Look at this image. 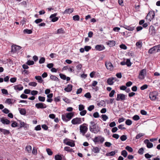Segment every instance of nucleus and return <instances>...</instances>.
Here are the masks:
<instances>
[{"instance_id":"obj_1","label":"nucleus","mask_w":160,"mask_h":160,"mask_svg":"<svg viewBox=\"0 0 160 160\" xmlns=\"http://www.w3.org/2000/svg\"><path fill=\"white\" fill-rule=\"evenodd\" d=\"M88 130V128L87 124L83 123L80 126V132L83 136L85 135Z\"/></svg>"},{"instance_id":"obj_2","label":"nucleus","mask_w":160,"mask_h":160,"mask_svg":"<svg viewBox=\"0 0 160 160\" xmlns=\"http://www.w3.org/2000/svg\"><path fill=\"white\" fill-rule=\"evenodd\" d=\"M63 143L66 145L69 146L71 147H73L75 145V143L73 141L67 138H66L64 140Z\"/></svg>"},{"instance_id":"obj_3","label":"nucleus","mask_w":160,"mask_h":160,"mask_svg":"<svg viewBox=\"0 0 160 160\" xmlns=\"http://www.w3.org/2000/svg\"><path fill=\"white\" fill-rule=\"evenodd\" d=\"M158 95L157 92L153 91L150 93L149 95V98L152 101H155L157 99V96Z\"/></svg>"},{"instance_id":"obj_4","label":"nucleus","mask_w":160,"mask_h":160,"mask_svg":"<svg viewBox=\"0 0 160 160\" xmlns=\"http://www.w3.org/2000/svg\"><path fill=\"white\" fill-rule=\"evenodd\" d=\"M146 74V69H143L140 71L138 76V78L140 79H143L144 78Z\"/></svg>"},{"instance_id":"obj_5","label":"nucleus","mask_w":160,"mask_h":160,"mask_svg":"<svg viewBox=\"0 0 160 160\" xmlns=\"http://www.w3.org/2000/svg\"><path fill=\"white\" fill-rule=\"evenodd\" d=\"M155 15L154 11H150L147 14L146 17V19L149 21H151L154 18Z\"/></svg>"},{"instance_id":"obj_6","label":"nucleus","mask_w":160,"mask_h":160,"mask_svg":"<svg viewBox=\"0 0 160 160\" xmlns=\"http://www.w3.org/2000/svg\"><path fill=\"white\" fill-rule=\"evenodd\" d=\"M89 129L91 132L94 133H97L100 131V128L97 126L93 127H92L90 126Z\"/></svg>"},{"instance_id":"obj_7","label":"nucleus","mask_w":160,"mask_h":160,"mask_svg":"<svg viewBox=\"0 0 160 160\" xmlns=\"http://www.w3.org/2000/svg\"><path fill=\"white\" fill-rule=\"evenodd\" d=\"M71 122L74 125L79 124L82 123L81 118H73Z\"/></svg>"},{"instance_id":"obj_8","label":"nucleus","mask_w":160,"mask_h":160,"mask_svg":"<svg viewBox=\"0 0 160 160\" xmlns=\"http://www.w3.org/2000/svg\"><path fill=\"white\" fill-rule=\"evenodd\" d=\"M22 47L19 46L12 45V46L11 52H15L18 51Z\"/></svg>"},{"instance_id":"obj_9","label":"nucleus","mask_w":160,"mask_h":160,"mask_svg":"<svg viewBox=\"0 0 160 160\" xmlns=\"http://www.w3.org/2000/svg\"><path fill=\"white\" fill-rule=\"evenodd\" d=\"M126 96L123 94H117L116 100L118 101H124L126 99Z\"/></svg>"},{"instance_id":"obj_10","label":"nucleus","mask_w":160,"mask_h":160,"mask_svg":"<svg viewBox=\"0 0 160 160\" xmlns=\"http://www.w3.org/2000/svg\"><path fill=\"white\" fill-rule=\"evenodd\" d=\"M105 65L106 68L110 70H112L113 69V66L111 62L109 61H106L105 62Z\"/></svg>"},{"instance_id":"obj_11","label":"nucleus","mask_w":160,"mask_h":160,"mask_svg":"<svg viewBox=\"0 0 160 160\" xmlns=\"http://www.w3.org/2000/svg\"><path fill=\"white\" fill-rule=\"evenodd\" d=\"M35 107L38 108H41V109H43V108H47V105L42 103L41 102V103H37L36 104H35Z\"/></svg>"},{"instance_id":"obj_12","label":"nucleus","mask_w":160,"mask_h":160,"mask_svg":"<svg viewBox=\"0 0 160 160\" xmlns=\"http://www.w3.org/2000/svg\"><path fill=\"white\" fill-rule=\"evenodd\" d=\"M156 30L152 26H151L149 28V33L152 36H154L156 33Z\"/></svg>"},{"instance_id":"obj_13","label":"nucleus","mask_w":160,"mask_h":160,"mask_svg":"<svg viewBox=\"0 0 160 160\" xmlns=\"http://www.w3.org/2000/svg\"><path fill=\"white\" fill-rule=\"evenodd\" d=\"M95 48L98 51H101L104 50L105 49V47L103 45H98L96 46Z\"/></svg>"},{"instance_id":"obj_14","label":"nucleus","mask_w":160,"mask_h":160,"mask_svg":"<svg viewBox=\"0 0 160 160\" xmlns=\"http://www.w3.org/2000/svg\"><path fill=\"white\" fill-rule=\"evenodd\" d=\"M145 143L147 144V146L148 148H152L153 146V144L152 143L150 142L149 140L148 139H146L144 141Z\"/></svg>"},{"instance_id":"obj_15","label":"nucleus","mask_w":160,"mask_h":160,"mask_svg":"<svg viewBox=\"0 0 160 160\" xmlns=\"http://www.w3.org/2000/svg\"><path fill=\"white\" fill-rule=\"evenodd\" d=\"M116 78L111 77L108 79L107 83L109 85H112L114 83L113 80L116 81Z\"/></svg>"},{"instance_id":"obj_16","label":"nucleus","mask_w":160,"mask_h":160,"mask_svg":"<svg viewBox=\"0 0 160 160\" xmlns=\"http://www.w3.org/2000/svg\"><path fill=\"white\" fill-rule=\"evenodd\" d=\"M100 148H99L98 147H92V148L91 149L92 152L94 153H98L100 152Z\"/></svg>"},{"instance_id":"obj_17","label":"nucleus","mask_w":160,"mask_h":160,"mask_svg":"<svg viewBox=\"0 0 160 160\" xmlns=\"http://www.w3.org/2000/svg\"><path fill=\"white\" fill-rule=\"evenodd\" d=\"M0 121L3 124L7 125L10 122V121L8 120L3 118H1L0 119Z\"/></svg>"},{"instance_id":"obj_18","label":"nucleus","mask_w":160,"mask_h":160,"mask_svg":"<svg viewBox=\"0 0 160 160\" xmlns=\"http://www.w3.org/2000/svg\"><path fill=\"white\" fill-rule=\"evenodd\" d=\"M106 44L109 46L110 47L114 46L115 45V42L113 40L109 41L106 42Z\"/></svg>"},{"instance_id":"obj_19","label":"nucleus","mask_w":160,"mask_h":160,"mask_svg":"<svg viewBox=\"0 0 160 160\" xmlns=\"http://www.w3.org/2000/svg\"><path fill=\"white\" fill-rule=\"evenodd\" d=\"M74 115V113L73 112H69L66 113V118L68 119V120L69 121L73 117Z\"/></svg>"},{"instance_id":"obj_20","label":"nucleus","mask_w":160,"mask_h":160,"mask_svg":"<svg viewBox=\"0 0 160 160\" xmlns=\"http://www.w3.org/2000/svg\"><path fill=\"white\" fill-rule=\"evenodd\" d=\"M20 85H15L13 86L14 89L17 91L22 90L23 88V87L22 86L20 87Z\"/></svg>"},{"instance_id":"obj_21","label":"nucleus","mask_w":160,"mask_h":160,"mask_svg":"<svg viewBox=\"0 0 160 160\" xmlns=\"http://www.w3.org/2000/svg\"><path fill=\"white\" fill-rule=\"evenodd\" d=\"M0 131L4 135H8L10 133L9 130L1 128H0Z\"/></svg>"},{"instance_id":"obj_22","label":"nucleus","mask_w":160,"mask_h":160,"mask_svg":"<svg viewBox=\"0 0 160 160\" xmlns=\"http://www.w3.org/2000/svg\"><path fill=\"white\" fill-rule=\"evenodd\" d=\"M124 28L129 30V31H133L134 29H135V27H133V26H132L131 25H130V26H125V27H124Z\"/></svg>"},{"instance_id":"obj_23","label":"nucleus","mask_w":160,"mask_h":160,"mask_svg":"<svg viewBox=\"0 0 160 160\" xmlns=\"http://www.w3.org/2000/svg\"><path fill=\"white\" fill-rule=\"evenodd\" d=\"M72 86L71 84L68 85L67 87L65 88L64 90L67 92H70L72 90Z\"/></svg>"},{"instance_id":"obj_24","label":"nucleus","mask_w":160,"mask_h":160,"mask_svg":"<svg viewBox=\"0 0 160 160\" xmlns=\"http://www.w3.org/2000/svg\"><path fill=\"white\" fill-rule=\"evenodd\" d=\"M18 109L19 112L21 114L24 115H26V111L25 109L19 108Z\"/></svg>"},{"instance_id":"obj_25","label":"nucleus","mask_w":160,"mask_h":160,"mask_svg":"<svg viewBox=\"0 0 160 160\" xmlns=\"http://www.w3.org/2000/svg\"><path fill=\"white\" fill-rule=\"evenodd\" d=\"M154 51H156L157 52V47L156 46L149 49L148 52L149 53L151 54Z\"/></svg>"},{"instance_id":"obj_26","label":"nucleus","mask_w":160,"mask_h":160,"mask_svg":"<svg viewBox=\"0 0 160 160\" xmlns=\"http://www.w3.org/2000/svg\"><path fill=\"white\" fill-rule=\"evenodd\" d=\"M15 100H13L10 99H8L6 100L5 102L8 104H10L14 103L15 102Z\"/></svg>"},{"instance_id":"obj_27","label":"nucleus","mask_w":160,"mask_h":160,"mask_svg":"<svg viewBox=\"0 0 160 160\" xmlns=\"http://www.w3.org/2000/svg\"><path fill=\"white\" fill-rule=\"evenodd\" d=\"M35 78L38 80V82L39 83H41L43 82V80L42 79L41 76H36L35 77Z\"/></svg>"},{"instance_id":"obj_28","label":"nucleus","mask_w":160,"mask_h":160,"mask_svg":"<svg viewBox=\"0 0 160 160\" xmlns=\"http://www.w3.org/2000/svg\"><path fill=\"white\" fill-rule=\"evenodd\" d=\"M73 11V8H68L65 10L64 12V13L70 14Z\"/></svg>"},{"instance_id":"obj_29","label":"nucleus","mask_w":160,"mask_h":160,"mask_svg":"<svg viewBox=\"0 0 160 160\" xmlns=\"http://www.w3.org/2000/svg\"><path fill=\"white\" fill-rule=\"evenodd\" d=\"M144 135V134L142 133H140L138 134L136 136L135 138L136 139H139L142 137Z\"/></svg>"},{"instance_id":"obj_30","label":"nucleus","mask_w":160,"mask_h":160,"mask_svg":"<svg viewBox=\"0 0 160 160\" xmlns=\"http://www.w3.org/2000/svg\"><path fill=\"white\" fill-rule=\"evenodd\" d=\"M50 78L52 80H54L55 81H58L59 80L58 78L54 75H51L50 77Z\"/></svg>"},{"instance_id":"obj_31","label":"nucleus","mask_w":160,"mask_h":160,"mask_svg":"<svg viewBox=\"0 0 160 160\" xmlns=\"http://www.w3.org/2000/svg\"><path fill=\"white\" fill-rule=\"evenodd\" d=\"M26 150L29 153L31 152L32 150V147L30 145H28L26 148Z\"/></svg>"},{"instance_id":"obj_32","label":"nucleus","mask_w":160,"mask_h":160,"mask_svg":"<svg viewBox=\"0 0 160 160\" xmlns=\"http://www.w3.org/2000/svg\"><path fill=\"white\" fill-rule=\"evenodd\" d=\"M116 153V152L115 151H112L110 152L107 153L106 154V155L107 156H113Z\"/></svg>"},{"instance_id":"obj_33","label":"nucleus","mask_w":160,"mask_h":160,"mask_svg":"<svg viewBox=\"0 0 160 160\" xmlns=\"http://www.w3.org/2000/svg\"><path fill=\"white\" fill-rule=\"evenodd\" d=\"M64 32V30L62 28L58 29L57 30V33L58 34H62Z\"/></svg>"},{"instance_id":"obj_34","label":"nucleus","mask_w":160,"mask_h":160,"mask_svg":"<svg viewBox=\"0 0 160 160\" xmlns=\"http://www.w3.org/2000/svg\"><path fill=\"white\" fill-rule=\"evenodd\" d=\"M73 19L75 21H79V20L80 17L78 15L74 16L72 17Z\"/></svg>"},{"instance_id":"obj_35","label":"nucleus","mask_w":160,"mask_h":160,"mask_svg":"<svg viewBox=\"0 0 160 160\" xmlns=\"http://www.w3.org/2000/svg\"><path fill=\"white\" fill-rule=\"evenodd\" d=\"M103 121H106L108 119V117L105 114H102L101 115Z\"/></svg>"},{"instance_id":"obj_36","label":"nucleus","mask_w":160,"mask_h":160,"mask_svg":"<svg viewBox=\"0 0 160 160\" xmlns=\"http://www.w3.org/2000/svg\"><path fill=\"white\" fill-rule=\"evenodd\" d=\"M128 154V153L125 150H123L121 152V155L123 156L124 157H127Z\"/></svg>"},{"instance_id":"obj_37","label":"nucleus","mask_w":160,"mask_h":160,"mask_svg":"<svg viewBox=\"0 0 160 160\" xmlns=\"http://www.w3.org/2000/svg\"><path fill=\"white\" fill-rule=\"evenodd\" d=\"M23 32L25 33H26L28 34H30L32 33V32L31 30L25 29L23 30Z\"/></svg>"},{"instance_id":"obj_38","label":"nucleus","mask_w":160,"mask_h":160,"mask_svg":"<svg viewBox=\"0 0 160 160\" xmlns=\"http://www.w3.org/2000/svg\"><path fill=\"white\" fill-rule=\"evenodd\" d=\"M55 160H62V157L61 155H57L55 156Z\"/></svg>"},{"instance_id":"obj_39","label":"nucleus","mask_w":160,"mask_h":160,"mask_svg":"<svg viewBox=\"0 0 160 160\" xmlns=\"http://www.w3.org/2000/svg\"><path fill=\"white\" fill-rule=\"evenodd\" d=\"M126 64L128 67L131 66V63L130 62V60L129 59H128L126 60Z\"/></svg>"},{"instance_id":"obj_40","label":"nucleus","mask_w":160,"mask_h":160,"mask_svg":"<svg viewBox=\"0 0 160 160\" xmlns=\"http://www.w3.org/2000/svg\"><path fill=\"white\" fill-rule=\"evenodd\" d=\"M46 151L49 155L51 156L53 152L50 149L47 148Z\"/></svg>"},{"instance_id":"obj_41","label":"nucleus","mask_w":160,"mask_h":160,"mask_svg":"<svg viewBox=\"0 0 160 160\" xmlns=\"http://www.w3.org/2000/svg\"><path fill=\"white\" fill-rule=\"evenodd\" d=\"M85 107L82 104H80L78 106V109L80 111L84 110V109Z\"/></svg>"},{"instance_id":"obj_42","label":"nucleus","mask_w":160,"mask_h":160,"mask_svg":"<svg viewBox=\"0 0 160 160\" xmlns=\"http://www.w3.org/2000/svg\"><path fill=\"white\" fill-rule=\"evenodd\" d=\"M45 58L44 57H42L40 58L39 60V62L40 64L44 63L45 62Z\"/></svg>"},{"instance_id":"obj_43","label":"nucleus","mask_w":160,"mask_h":160,"mask_svg":"<svg viewBox=\"0 0 160 160\" xmlns=\"http://www.w3.org/2000/svg\"><path fill=\"white\" fill-rule=\"evenodd\" d=\"M125 149L130 152H132L133 151L132 148L129 146H126L125 148Z\"/></svg>"},{"instance_id":"obj_44","label":"nucleus","mask_w":160,"mask_h":160,"mask_svg":"<svg viewBox=\"0 0 160 160\" xmlns=\"http://www.w3.org/2000/svg\"><path fill=\"white\" fill-rule=\"evenodd\" d=\"M94 106L93 105H91L88 108V110L89 111H91L94 108Z\"/></svg>"},{"instance_id":"obj_45","label":"nucleus","mask_w":160,"mask_h":160,"mask_svg":"<svg viewBox=\"0 0 160 160\" xmlns=\"http://www.w3.org/2000/svg\"><path fill=\"white\" fill-rule=\"evenodd\" d=\"M127 139V136L125 135H122L120 137V139L122 141H124Z\"/></svg>"},{"instance_id":"obj_46","label":"nucleus","mask_w":160,"mask_h":160,"mask_svg":"<svg viewBox=\"0 0 160 160\" xmlns=\"http://www.w3.org/2000/svg\"><path fill=\"white\" fill-rule=\"evenodd\" d=\"M64 150L68 152H71L72 149L69 147H65L64 148Z\"/></svg>"},{"instance_id":"obj_47","label":"nucleus","mask_w":160,"mask_h":160,"mask_svg":"<svg viewBox=\"0 0 160 160\" xmlns=\"http://www.w3.org/2000/svg\"><path fill=\"white\" fill-rule=\"evenodd\" d=\"M84 97L90 99L91 96V94L90 92H87L84 95Z\"/></svg>"},{"instance_id":"obj_48","label":"nucleus","mask_w":160,"mask_h":160,"mask_svg":"<svg viewBox=\"0 0 160 160\" xmlns=\"http://www.w3.org/2000/svg\"><path fill=\"white\" fill-rule=\"evenodd\" d=\"M91 48V47L90 46H86L84 47V50L86 51H89Z\"/></svg>"},{"instance_id":"obj_49","label":"nucleus","mask_w":160,"mask_h":160,"mask_svg":"<svg viewBox=\"0 0 160 160\" xmlns=\"http://www.w3.org/2000/svg\"><path fill=\"white\" fill-rule=\"evenodd\" d=\"M37 85V83L34 82H30L29 83V86H32L33 87H35Z\"/></svg>"},{"instance_id":"obj_50","label":"nucleus","mask_w":160,"mask_h":160,"mask_svg":"<svg viewBox=\"0 0 160 160\" xmlns=\"http://www.w3.org/2000/svg\"><path fill=\"white\" fill-rule=\"evenodd\" d=\"M87 113V111L86 110H83L81 111L80 112V114L82 116L85 115Z\"/></svg>"},{"instance_id":"obj_51","label":"nucleus","mask_w":160,"mask_h":160,"mask_svg":"<svg viewBox=\"0 0 160 160\" xmlns=\"http://www.w3.org/2000/svg\"><path fill=\"white\" fill-rule=\"evenodd\" d=\"M125 123L128 125H130L132 123V121L129 119H127Z\"/></svg>"},{"instance_id":"obj_52","label":"nucleus","mask_w":160,"mask_h":160,"mask_svg":"<svg viewBox=\"0 0 160 160\" xmlns=\"http://www.w3.org/2000/svg\"><path fill=\"white\" fill-rule=\"evenodd\" d=\"M27 64L28 65H33L34 62L32 60H28L27 62Z\"/></svg>"},{"instance_id":"obj_53","label":"nucleus","mask_w":160,"mask_h":160,"mask_svg":"<svg viewBox=\"0 0 160 160\" xmlns=\"http://www.w3.org/2000/svg\"><path fill=\"white\" fill-rule=\"evenodd\" d=\"M38 91L36 90L32 91L31 92V94L32 95H35L38 93Z\"/></svg>"},{"instance_id":"obj_54","label":"nucleus","mask_w":160,"mask_h":160,"mask_svg":"<svg viewBox=\"0 0 160 160\" xmlns=\"http://www.w3.org/2000/svg\"><path fill=\"white\" fill-rule=\"evenodd\" d=\"M18 123L15 121H13V122L11 124V126L13 128H15L17 126Z\"/></svg>"},{"instance_id":"obj_55","label":"nucleus","mask_w":160,"mask_h":160,"mask_svg":"<svg viewBox=\"0 0 160 160\" xmlns=\"http://www.w3.org/2000/svg\"><path fill=\"white\" fill-rule=\"evenodd\" d=\"M1 91L2 93L3 94L5 95H8V91L6 89H2Z\"/></svg>"},{"instance_id":"obj_56","label":"nucleus","mask_w":160,"mask_h":160,"mask_svg":"<svg viewBox=\"0 0 160 160\" xmlns=\"http://www.w3.org/2000/svg\"><path fill=\"white\" fill-rule=\"evenodd\" d=\"M115 93V91L114 90L111 91V92L109 94V96L110 97H112L113 96V95Z\"/></svg>"},{"instance_id":"obj_57","label":"nucleus","mask_w":160,"mask_h":160,"mask_svg":"<svg viewBox=\"0 0 160 160\" xmlns=\"http://www.w3.org/2000/svg\"><path fill=\"white\" fill-rule=\"evenodd\" d=\"M59 76L63 80H65L66 79V76L62 73H60Z\"/></svg>"},{"instance_id":"obj_58","label":"nucleus","mask_w":160,"mask_h":160,"mask_svg":"<svg viewBox=\"0 0 160 160\" xmlns=\"http://www.w3.org/2000/svg\"><path fill=\"white\" fill-rule=\"evenodd\" d=\"M39 100L41 102H44L45 100V98L44 97L39 96L38 97Z\"/></svg>"},{"instance_id":"obj_59","label":"nucleus","mask_w":160,"mask_h":160,"mask_svg":"<svg viewBox=\"0 0 160 160\" xmlns=\"http://www.w3.org/2000/svg\"><path fill=\"white\" fill-rule=\"evenodd\" d=\"M148 87V86L147 84H144L141 86L140 88V89L141 90H144L146 89H147Z\"/></svg>"},{"instance_id":"obj_60","label":"nucleus","mask_w":160,"mask_h":160,"mask_svg":"<svg viewBox=\"0 0 160 160\" xmlns=\"http://www.w3.org/2000/svg\"><path fill=\"white\" fill-rule=\"evenodd\" d=\"M62 119L63 120V121L65 122H68V119L66 118V116H65V115L62 114Z\"/></svg>"},{"instance_id":"obj_61","label":"nucleus","mask_w":160,"mask_h":160,"mask_svg":"<svg viewBox=\"0 0 160 160\" xmlns=\"http://www.w3.org/2000/svg\"><path fill=\"white\" fill-rule=\"evenodd\" d=\"M63 100L67 103H69L70 102V101L66 97H64L63 98Z\"/></svg>"},{"instance_id":"obj_62","label":"nucleus","mask_w":160,"mask_h":160,"mask_svg":"<svg viewBox=\"0 0 160 160\" xmlns=\"http://www.w3.org/2000/svg\"><path fill=\"white\" fill-rule=\"evenodd\" d=\"M133 119L134 120L137 121V120H138L140 118H139V116L138 115H134L133 117Z\"/></svg>"},{"instance_id":"obj_63","label":"nucleus","mask_w":160,"mask_h":160,"mask_svg":"<svg viewBox=\"0 0 160 160\" xmlns=\"http://www.w3.org/2000/svg\"><path fill=\"white\" fill-rule=\"evenodd\" d=\"M93 116L95 118H98L99 117V113L98 112H96L93 114Z\"/></svg>"},{"instance_id":"obj_64","label":"nucleus","mask_w":160,"mask_h":160,"mask_svg":"<svg viewBox=\"0 0 160 160\" xmlns=\"http://www.w3.org/2000/svg\"><path fill=\"white\" fill-rule=\"evenodd\" d=\"M111 143L109 142H107L105 143V145L106 147H109L111 146Z\"/></svg>"}]
</instances>
